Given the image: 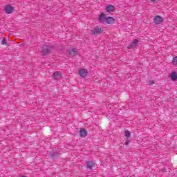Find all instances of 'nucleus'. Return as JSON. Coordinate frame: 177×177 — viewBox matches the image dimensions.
Wrapping results in <instances>:
<instances>
[{"instance_id": "9d476101", "label": "nucleus", "mask_w": 177, "mask_h": 177, "mask_svg": "<svg viewBox=\"0 0 177 177\" xmlns=\"http://www.w3.org/2000/svg\"><path fill=\"white\" fill-rule=\"evenodd\" d=\"M106 12H108V13H112V12H114V10H115V7L112 5L108 6L106 8Z\"/></svg>"}, {"instance_id": "1a4fd4ad", "label": "nucleus", "mask_w": 177, "mask_h": 177, "mask_svg": "<svg viewBox=\"0 0 177 177\" xmlns=\"http://www.w3.org/2000/svg\"><path fill=\"white\" fill-rule=\"evenodd\" d=\"M52 77L57 81V80H60L62 78V74L60 73V72L57 71L54 73Z\"/></svg>"}, {"instance_id": "6e6552de", "label": "nucleus", "mask_w": 177, "mask_h": 177, "mask_svg": "<svg viewBox=\"0 0 177 177\" xmlns=\"http://www.w3.org/2000/svg\"><path fill=\"white\" fill-rule=\"evenodd\" d=\"M80 135L81 138H86L88 131L85 129H81L80 131Z\"/></svg>"}, {"instance_id": "a211bd4d", "label": "nucleus", "mask_w": 177, "mask_h": 177, "mask_svg": "<svg viewBox=\"0 0 177 177\" xmlns=\"http://www.w3.org/2000/svg\"><path fill=\"white\" fill-rule=\"evenodd\" d=\"M149 2L151 3H158V2H160V0H149Z\"/></svg>"}, {"instance_id": "7ed1b4c3", "label": "nucleus", "mask_w": 177, "mask_h": 177, "mask_svg": "<svg viewBox=\"0 0 177 177\" xmlns=\"http://www.w3.org/2000/svg\"><path fill=\"white\" fill-rule=\"evenodd\" d=\"M4 10L7 15H10L11 13H13V10H15V8L13 6L10 5L5 6H4Z\"/></svg>"}, {"instance_id": "f3484780", "label": "nucleus", "mask_w": 177, "mask_h": 177, "mask_svg": "<svg viewBox=\"0 0 177 177\" xmlns=\"http://www.w3.org/2000/svg\"><path fill=\"white\" fill-rule=\"evenodd\" d=\"M1 44H3V45H6V46H8V43L6 42V38H3V40L1 41Z\"/></svg>"}, {"instance_id": "20e7f679", "label": "nucleus", "mask_w": 177, "mask_h": 177, "mask_svg": "<svg viewBox=\"0 0 177 177\" xmlns=\"http://www.w3.org/2000/svg\"><path fill=\"white\" fill-rule=\"evenodd\" d=\"M153 21L155 23V24L158 25V24H161L163 21L162 17H161V16L160 15H156L155 16L154 19H153Z\"/></svg>"}, {"instance_id": "9b49d317", "label": "nucleus", "mask_w": 177, "mask_h": 177, "mask_svg": "<svg viewBox=\"0 0 177 177\" xmlns=\"http://www.w3.org/2000/svg\"><path fill=\"white\" fill-rule=\"evenodd\" d=\"M107 24H114L115 23V19H114L111 17H106V20L105 21Z\"/></svg>"}, {"instance_id": "aec40b11", "label": "nucleus", "mask_w": 177, "mask_h": 177, "mask_svg": "<svg viewBox=\"0 0 177 177\" xmlns=\"http://www.w3.org/2000/svg\"><path fill=\"white\" fill-rule=\"evenodd\" d=\"M129 141L128 140H127V141L124 142V145H129Z\"/></svg>"}, {"instance_id": "39448f33", "label": "nucleus", "mask_w": 177, "mask_h": 177, "mask_svg": "<svg viewBox=\"0 0 177 177\" xmlns=\"http://www.w3.org/2000/svg\"><path fill=\"white\" fill-rule=\"evenodd\" d=\"M79 75H80L82 78H85L86 75H88V70L86 69H80L79 71Z\"/></svg>"}, {"instance_id": "f03ea898", "label": "nucleus", "mask_w": 177, "mask_h": 177, "mask_svg": "<svg viewBox=\"0 0 177 177\" xmlns=\"http://www.w3.org/2000/svg\"><path fill=\"white\" fill-rule=\"evenodd\" d=\"M104 31V28L102 26H96L93 28L91 30V33L94 35H97V34H103V32Z\"/></svg>"}, {"instance_id": "ddd939ff", "label": "nucleus", "mask_w": 177, "mask_h": 177, "mask_svg": "<svg viewBox=\"0 0 177 177\" xmlns=\"http://www.w3.org/2000/svg\"><path fill=\"white\" fill-rule=\"evenodd\" d=\"M69 55H73V56H75L78 55V53L75 48H71L69 50Z\"/></svg>"}, {"instance_id": "0eeeda50", "label": "nucleus", "mask_w": 177, "mask_h": 177, "mask_svg": "<svg viewBox=\"0 0 177 177\" xmlns=\"http://www.w3.org/2000/svg\"><path fill=\"white\" fill-rule=\"evenodd\" d=\"M139 44V40L138 39H134L131 42V45H129L127 48L128 49H132V48H135Z\"/></svg>"}, {"instance_id": "6ab92c4d", "label": "nucleus", "mask_w": 177, "mask_h": 177, "mask_svg": "<svg viewBox=\"0 0 177 177\" xmlns=\"http://www.w3.org/2000/svg\"><path fill=\"white\" fill-rule=\"evenodd\" d=\"M154 84V81L153 80H150L149 81V85H153Z\"/></svg>"}, {"instance_id": "f257e3e1", "label": "nucleus", "mask_w": 177, "mask_h": 177, "mask_svg": "<svg viewBox=\"0 0 177 177\" xmlns=\"http://www.w3.org/2000/svg\"><path fill=\"white\" fill-rule=\"evenodd\" d=\"M50 50H52V47L47 45H44L39 48V52H41L43 56L49 55V53H50Z\"/></svg>"}, {"instance_id": "423d86ee", "label": "nucleus", "mask_w": 177, "mask_h": 177, "mask_svg": "<svg viewBox=\"0 0 177 177\" xmlns=\"http://www.w3.org/2000/svg\"><path fill=\"white\" fill-rule=\"evenodd\" d=\"M107 19V17H106V14L104 13H101V15L99 17V21L100 23H106V20Z\"/></svg>"}, {"instance_id": "f8f14e48", "label": "nucleus", "mask_w": 177, "mask_h": 177, "mask_svg": "<svg viewBox=\"0 0 177 177\" xmlns=\"http://www.w3.org/2000/svg\"><path fill=\"white\" fill-rule=\"evenodd\" d=\"M87 168H88L89 169H93V168H95V162H93V161H88L87 162Z\"/></svg>"}, {"instance_id": "4468645a", "label": "nucleus", "mask_w": 177, "mask_h": 177, "mask_svg": "<svg viewBox=\"0 0 177 177\" xmlns=\"http://www.w3.org/2000/svg\"><path fill=\"white\" fill-rule=\"evenodd\" d=\"M171 78L172 81H176V80H177V73L176 72H173L171 74Z\"/></svg>"}, {"instance_id": "2eb2a0df", "label": "nucleus", "mask_w": 177, "mask_h": 177, "mask_svg": "<svg viewBox=\"0 0 177 177\" xmlns=\"http://www.w3.org/2000/svg\"><path fill=\"white\" fill-rule=\"evenodd\" d=\"M124 136L127 138L129 139L131 138V132L129 131H124Z\"/></svg>"}, {"instance_id": "dca6fc26", "label": "nucleus", "mask_w": 177, "mask_h": 177, "mask_svg": "<svg viewBox=\"0 0 177 177\" xmlns=\"http://www.w3.org/2000/svg\"><path fill=\"white\" fill-rule=\"evenodd\" d=\"M172 64H174V66H177V57H173Z\"/></svg>"}]
</instances>
